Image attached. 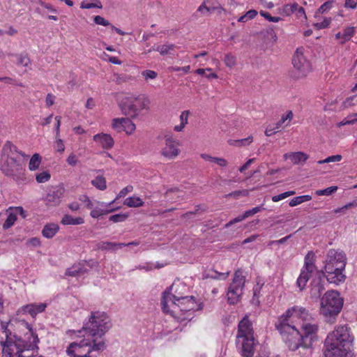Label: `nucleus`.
Wrapping results in <instances>:
<instances>
[{
	"label": "nucleus",
	"mask_w": 357,
	"mask_h": 357,
	"mask_svg": "<svg viewBox=\"0 0 357 357\" xmlns=\"http://www.w3.org/2000/svg\"><path fill=\"white\" fill-rule=\"evenodd\" d=\"M354 336L347 325H340L329 333L324 341V357H352Z\"/></svg>",
	"instance_id": "f257e3e1"
},
{
	"label": "nucleus",
	"mask_w": 357,
	"mask_h": 357,
	"mask_svg": "<svg viewBox=\"0 0 357 357\" xmlns=\"http://www.w3.org/2000/svg\"><path fill=\"white\" fill-rule=\"evenodd\" d=\"M173 291L176 292L174 283L163 292L161 305L164 312L173 315L177 310L181 312L195 310L196 302L193 296H178L173 294Z\"/></svg>",
	"instance_id": "f03ea898"
},
{
	"label": "nucleus",
	"mask_w": 357,
	"mask_h": 357,
	"mask_svg": "<svg viewBox=\"0 0 357 357\" xmlns=\"http://www.w3.org/2000/svg\"><path fill=\"white\" fill-rule=\"evenodd\" d=\"M345 266V255L342 252L330 250L326 255L324 266L328 282L335 284L344 282L346 278L343 274Z\"/></svg>",
	"instance_id": "7ed1b4c3"
},
{
	"label": "nucleus",
	"mask_w": 357,
	"mask_h": 357,
	"mask_svg": "<svg viewBox=\"0 0 357 357\" xmlns=\"http://www.w3.org/2000/svg\"><path fill=\"white\" fill-rule=\"evenodd\" d=\"M112 327L110 318L104 312H91L89 321L84 324V326L79 333L84 331V333L91 338L98 340Z\"/></svg>",
	"instance_id": "20e7f679"
},
{
	"label": "nucleus",
	"mask_w": 357,
	"mask_h": 357,
	"mask_svg": "<svg viewBox=\"0 0 357 357\" xmlns=\"http://www.w3.org/2000/svg\"><path fill=\"white\" fill-rule=\"evenodd\" d=\"M284 321H278L275 328L279 331L283 342L291 351H299V354L305 356V348L303 344V339L301 333L296 328L295 325L289 324Z\"/></svg>",
	"instance_id": "39448f33"
},
{
	"label": "nucleus",
	"mask_w": 357,
	"mask_h": 357,
	"mask_svg": "<svg viewBox=\"0 0 357 357\" xmlns=\"http://www.w3.org/2000/svg\"><path fill=\"white\" fill-rule=\"evenodd\" d=\"M343 299L337 291L331 290L325 293L321 299V314L327 322H333L340 312Z\"/></svg>",
	"instance_id": "423d86ee"
},
{
	"label": "nucleus",
	"mask_w": 357,
	"mask_h": 357,
	"mask_svg": "<svg viewBox=\"0 0 357 357\" xmlns=\"http://www.w3.org/2000/svg\"><path fill=\"white\" fill-rule=\"evenodd\" d=\"M149 99L144 95L127 96L122 99L120 107L122 113L130 118H136L143 109H147Z\"/></svg>",
	"instance_id": "0eeeda50"
},
{
	"label": "nucleus",
	"mask_w": 357,
	"mask_h": 357,
	"mask_svg": "<svg viewBox=\"0 0 357 357\" xmlns=\"http://www.w3.org/2000/svg\"><path fill=\"white\" fill-rule=\"evenodd\" d=\"M19 324L24 326L27 332L24 334V339L20 342L22 344H32V343L36 344V347H30V348H24L21 349L22 352L17 353V349H14L11 352V357H37L33 355V353L38 352V343L39 342V339L38 337V335L33 331V328L31 326L26 322L25 321H20Z\"/></svg>",
	"instance_id": "6e6552de"
},
{
	"label": "nucleus",
	"mask_w": 357,
	"mask_h": 357,
	"mask_svg": "<svg viewBox=\"0 0 357 357\" xmlns=\"http://www.w3.org/2000/svg\"><path fill=\"white\" fill-rule=\"evenodd\" d=\"M6 335V340L1 342V345L3 347L2 349V357H11V352L14 349H17V353L22 352V349L30 348L36 347V344H22L20 342L24 339V336L22 337L15 333H13L12 331L8 328L3 331Z\"/></svg>",
	"instance_id": "1a4fd4ad"
},
{
	"label": "nucleus",
	"mask_w": 357,
	"mask_h": 357,
	"mask_svg": "<svg viewBox=\"0 0 357 357\" xmlns=\"http://www.w3.org/2000/svg\"><path fill=\"white\" fill-rule=\"evenodd\" d=\"M245 283V276L243 274V271L237 270L234 275L232 282L228 287L227 293V301L229 304L237 303L243 294V291Z\"/></svg>",
	"instance_id": "9d476101"
},
{
	"label": "nucleus",
	"mask_w": 357,
	"mask_h": 357,
	"mask_svg": "<svg viewBox=\"0 0 357 357\" xmlns=\"http://www.w3.org/2000/svg\"><path fill=\"white\" fill-rule=\"evenodd\" d=\"M284 319L289 324L294 325V323L299 321L303 323L310 321L312 319V316L306 308L295 305L287 309L278 321H284Z\"/></svg>",
	"instance_id": "9b49d317"
},
{
	"label": "nucleus",
	"mask_w": 357,
	"mask_h": 357,
	"mask_svg": "<svg viewBox=\"0 0 357 357\" xmlns=\"http://www.w3.org/2000/svg\"><path fill=\"white\" fill-rule=\"evenodd\" d=\"M314 257V254L312 252H308L305 257L304 266L301 268L300 275L296 281V284L301 291L305 288L312 273L316 270Z\"/></svg>",
	"instance_id": "f8f14e48"
},
{
	"label": "nucleus",
	"mask_w": 357,
	"mask_h": 357,
	"mask_svg": "<svg viewBox=\"0 0 357 357\" xmlns=\"http://www.w3.org/2000/svg\"><path fill=\"white\" fill-rule=\"evenodd\" d=\"M294 68V77L301 78L305 77L311 70L310 62L303 56V49L298 48L292 58Z\"/></svg>",
	"instance_id": "ddd939ff"
},
{
	"label": "nucleus",
	"mask_w": 357,
	"mask_h": 357,
	"mask_svg": "<svg viewBox=\"0 0 357 357\" xmlns=\"http://www.w3.org/2000/svg\"><path fill=\"white\" fill-rule=\"evenodd\" d=\"M301 328V336L303 339V344L305 348L304 354L308 356L312 354V343L317 339L318 326L315 324L304 322Z\"/></svg>",
	"instance_id": "4468645a"
},
{
	"label": "nucleus",
	"mask_w": 357,
	"mask_h": 357,
	"mask_svg": "<svg viewBox=\"0 0 357 357\" xmlns=\"http://www.w3.org/2000/svg\"><path fill=\"white\" fill-rule=\"evenodd\" d=\"M2 172L7 176L18 178L23 172L22 165L13 158H3L1 166Z\"/></svg>",
	"instance_id": "2eb2a0df"
},
{
	"label": "nucleus",
	"mask_w": 357,
	"mask_h": 357,
	"mask_svg": "<svg viewBox=\"0 0 357 357\" xmlns=\"http://www.w3.org/2000/svg\"><path fill=\"white\" fill-rule=\"evenodd\" d=\"M236 344L243 357H252L257 342L254 337L236 338Z\"/></svg>",
	"instance_id": "dca6fc26"
},
{
	"label": "nucleus",
	"mask_w": 357,
	"mask_h": 357,
	"mask_svg": "<svg viewBox=\"0 0 357 357\" xmlns=\"http://www.w3.org/2000/svg\"><path fill=\"white\" fill-rule=\"evenodd\" d=\"M65 192V189L61 185H56L49 189L45 197V201L46 205L49 206H58L61 201V197Z\"/></svg>",
	"instance_id": "f3484780"
},
{
	"label": "nucleus",
	"mask_w": 357,
	"mask_h": 357,
	"mask_svg": "<svg viewBox=\"0 0 357 357\" xmlns=\"http://www.w3.org/2000/svg\"><path fill=\"white\" fill-rule=\"evenodd\" d=\"M178 145V143L172 137L167 136L165 138V146L160 151L162 155L168 159L175 158L180 153Z\"/></svg>",
	"instance_id": "a211bd4d"
},
{
	"label": "nucleus",
	"mask_w": 357,
	"mask_h": 357,
	"mask_svg": "<svg viewBox=\"0 0 357 357\" xmlns=\"http://www.w3.org/2000/svg\"><path fill=\"white\" fill-rule=\"evenodd\" d=\"M254 337L252 324L245 315L238 325L236 338Z\"/></svg>",
	"instance_id": "6ab92c4d"
},
{
	"label": "nucleus",
	"mask_w": 357,
	"mask_h": 357,
	"mask_svg": "<svg viewBox=\"0 0 357 357\" xmlns=\"http://www.w3.org/2000/svg\"><path fill=\"white\" fill-rule=\"evenodd\" d=\"M324 274L323 272H317L316 277L311 283L310 294L312 298H319L325 289Z\"/></svg>",
	"instance_id": "aec40b11"
},
{
	"label": "nucleus",
	"mask_w": 357,
	"mask_h": 357,
	"mask_svg": "<svg viewBox=\"0 0 357 357\" xmlns=\"http://www.w3.org/2000/svg\"><path fill=\"white\" fill-rule=\"evenodd\" d=\"M47 305L45 303H31L22 306L18 312L21 311L24 313H29L32 317H35L38 313L45 310Z\"/></svg>",
	"instance_id": "412c9836"
},
{
	"label": "nucleus",
	"mask_w": 357,
	"mask_h": 357,
	"mask_svg": "<svg viewBox=\"0 0 357 357\" xmlns=\"http://www.w3.org/2000/svg\"><path fill=\"white\" fill-rule=\"evenodd\" d=\"M93 140L98 142L104 149H110L113 147L114 141L110 135L100 133L95 135Z\"/></svg>",
	"instance_id": "4be33fe9"
},
{
	"label": "nucleus",
	"mask_w": 357,
	"mask_h": 357,
	"mask_svg": "<svg viewBox=\"0 0 357 357\" xmlns=\"http://www.w3.org/2000/svg\"><path fill=\"white\" fill-rule=\"evenodd\" d=\"M2 154L3 158H13L17 159L18 155H24V154L19 151L17 146L13 145L11 142H7L3 146Z\"/></svg>",
	"instance_id": "5701e85b"
},
{
	"label": "nucleus",
	"mask_w": 357,
	"mask_h": 357,
	"mask_svg": "<svg viewBox=\"0 0 357 357\" xmlns=\"http://www.w3.org/2000/svg\"><path fill=\"white\" fill-rule=\"evenodd\" d=\"M88 272V269L84 268V262H79L74 264L71 268H68L66 275L69 276L75 277L80 274H84Z\"/></svg>",
	"instance_id": "b1692460"
},
{
	"label": "nucleus",
	"mask_w": 357,
	"mask_h": 357,
	"mask_svg": "<svg viewBox=\"0 0 357 357\" xmlns=\"http://www.w3.org/2000/svg\"><path fill=\"white\" fill-rule=\"evenodd\" d=\"M59 226L55 223H49L44 226L42 230V234L47 238H53L59 231Z\"/></svg>",
	"instance_id": "393cba45"
},
{
	"label": "nucleus",
	"mask_w": 357,
	"mask_h": 357,
	"mask_svg": "<svg viewBox=\"0 0 357 357\" xmlns=\"http://www.w3.org/2000/svg\"><path fill=\"white\" fill-rule=\"evenodd\" d=\"M123 247H125L124 243L101 241L97 244V248L101 250H116Z\"/></svg>",
	"instance_id": "a878e982"
},
{
	"label": "nucleus",
	"mask_w": 357,
	"mask_h": 357,
	"mask_svg": "<svg viewBox=\"0 0 357 357\" xmlns=\"http://www.w3.org/2000/svg\"><path fill=\"white\" fill-rule=\"evenodd\" d=\"M355 31V28L354 26L347 27L344 29L342 32H338L335 35V38L337 39L342 40L340 43L342 44L344 43L346 41H348L353 36Z\"/></svg>",
	"instance_id": "bb28decb"
},
{
	"label": "nucleus",
	"mask_w": 357,
	"mask_h": 357,
	"mask_svg": "<svg viewBox=\"0 0 357 357\" xmlns=\"http://www.w3.org/2000/svg\"><path fill=\"white\" fill-rule=\"evenodd\" d=\"M229 271H227L226 273H219L216 271L213 270L211 271L208 272L205 271L203 273L202 277L204 279L211 278L214 280H226L229 275Z\"/></svg>",
	"instance_id": "cd10ccee"
},
{
	"label": "nucleus",
	"mask_w": 357,
	"mask_h": 357,
	"mask_svg": "<svg viewBox=\"0 0 357 357\" xmlns=\"http://www.w3.org/2000/svg\"><path fill=\"white\" fill-rule=\"evenodd\" d=\"M176 45L174 44H164L158 46L156 48L153 47L150 49L148 52H151L152 50L157 51L162 56L171 54L172 52L174 50Z\"/></svg>",
	"instance_id": "c85d7f7f"
},
{
	"label": "nucleus",
	"mask_w": 357,
	"mask_h": 357,
	"mask_svg": "<svg viewBox=\"0 0 357 357\" xmlns=\"http://www.w3.org/2000/svg\"><path fill=\"white\" fill-rule=\"evenodd\" d=\"M84 219L81 217L73 218L70 215L66 214L61 220V223L64 225H79L84 223Z\"/></svg>",
	"instance_id": "c756f323"
},
{
	"label": "nucleus",
	"mask_w": 357,
	"mask_h": 357,
	"mask_svg": "<svg viewBox=\"0 0 357 357\" xmlns=\"http://www.w3.org/2000/svg\"><path fill=\"white\" fill-rule=\"evenodd\" d=\"M289 155V159L294 165H298L300 162H305L308 158L309 155L303 152H291Z\"/></svg>",
	"instance_id": "7c9ffc66"
},
{
	"label": "nucleus",
	"mask_w": 357,
	"mask_h": 357,
	"mask_svg": "<svg viewBox=\"0 0 357 357\" xmlns=\"http://www.w3.org/2000/svg\"><path fill=\"white\" fill-rule=\"evenodd\" d=\"M6 213L8 216L3 224V228L5 230L10 228L17 220L16 213L13 211V208H10L7 210Z\"/></svg>",
	"instance_id": "2f4dec72"
},
{
	"label": "nucleus",
	"mask_w": 357,
	"mask_h": 357,
	"mask_svg": "<svg viewBox=\"0 0 357 357\" xmlns=\"http://www.w3.org/2000/svg\"><path fill=\"white\" fill-rule=\"evenodd\" d=\"M298 8V4L297 3H294L292 4H285L282 8H278V13L284 16H289L293 13H294Z\"/></svg>",
	"instance_id": "473e14b6"
},
{
	"label": "nucleus",
	"mask_w": 357,
	"mask_h": 357,
	"mask_svg": "<svg viewBox=\"0 0 357 357\" xmlns=\"http://www.w3.org/2000/svg\"><path fill=\"white\" fill-rule=\"evenodd\" d=\"M124 204L129 207H139L144 205V202L138 197H129L125 199Z\"/></svg>",
	"instance_id": "72a5a7b5"
},
{
	"label": "nucleus",
	"mask_w": 357,
	"mask_h": 357,
	"mask_svg": "<svg viewBox=\"0 0 357 357\" xmlns=\"http://www.w3.org/2000/svg\"><path fill=\"white\" fill-rule=\"evenodd\" d=\"M41 163V157L38 153L32 155L29 160V168L31 171L37 169Z\"/></svg>",
	"instance_id": "f704fd0d"
},
{
	"label": "nucleus",
	"mask_w": 357,
	"mask_h": 357,
	"mask_svg": "<svg viewBox=\"0 0 357 357\" xmlns=\"http://www.w3.org/2000/svg\"><path fill=\"white\" fill-rule=\"evenodd\" d=\"M91 184L100 190H104L107 188L106 180L102 176H98L91 181Z\"/></svg>",
	"instance_id": "c9c22d12"
},
{
	"label": "nucleus",
	"mask_w": 357,
	"mask_h": 357,
	"mask_svg": "<svg viewBox=\"0 0 357 357\" xmlns=\"http://www.w3.org/2000/svg\"><path fill=\"white\" fill-rule=\"evenodd\" d=\"M312 199V197L310 195H301V196H298V197H296L294 198H293L290 202H289V206H296L300 204H302L303 202H307V201H310Z\"/></svg>",
	"instance_id": "e433bc0d"
},
{
	"label": "nucleus",
	"mask_w": 357,
	"mask_h": 357,
	"mask_svg": "<svg viewBox=\"0 0 357 357\" xmlns=\"http://www.w3.org/2000/svg\"><path fill=\"white\" fill-rule=\"evenodd\" d=\"M253 141V138L252 136H249L247 138L238 139V140H229V143L230 145L237 146H243L249 145Z\"/></svg>",
	"instance_id": "4c0bfd02"
},
{
	"label": "nucleus",
	"mask_w": 357,
	"mask_h": 357,
	"mask_svg": "<svg viewBox=\"0 0 357 357\" xmlns=\"http://www.w3.org/2000/svg\"><path fill=\"white\" fill-rule=\"evenodd\" d=\"M15 56L17 59V65L28 67L31 64V61L27 54H15Z\"/></svg>",
	"instance_id": "58836bf2"
},
{
	"label": "nucleus",
	"mask_w": 357,
	"mask_h": 357,
	"mask_svg": "<svg viewBox=\"0 0 357 357\" xmlns=\"http://www.w3.org/2000/svg\"><path fill=\"white\" fill-rule=\"evenodd\" d=\"M126 118H116L112 120V126L118 132L123 130V124L125 123Z\"/></svg>",
	"instance_id": "ea45409f"
},
{
	"label": "nucleus",
	"mask_w": 357,
	"mask_h": 357,
	"mask_svg": "<svg viewBox=\"0 0 357 357\" xmlns=\"http://www.w3.org/2000/svg\"><path fill=\"white\" fill-rule=\"evenodd\" d=\"M123 125V131L128 135L132 134L136 128L135 123H133L128 118H126L125 123Z\"/></svg>",
	"instance_id": "a19ab883"
},
{
	"label": "nucleus",
	"mask_w": 357,
	"mask_h": 357,
	"mask_svg": "<svg viewBox=\"0 0 357 357\" xmlns=\"http://www.w3.org/2000/svg\"><path fill=\"white\" fill-rule=\"evenodd\" d=\"M224 61L227 67L232 68L236 63V58L231 54H227L225 56Z\"/></svg>",
	"instance_id": "79ce46f5"
},
{
	"label": "nucleus",
	"mask_w": 357,
	"mask_h": 357,
	"mask_svg": "<svg viewBox=\"0 0 357 357\" xmlns=\"http://www.w3.org/2000/svg\"><path fill=\"white\" fill-rule=\"evenodd\" d=\"M112 211H113V210H107V211H104L102 209H100V208H92L91 211V216L93 218H99L100 216L101 215H106L109 213H111Z\"/></svg>",
	"instance_id": "37998d69"
},
{
	"label": "nucleus",
	"mask_w": 357,
	"mask_h": 357,
	"mask_svg": "<svg viewBox=\"0 0 357 357\" xmlns=\"http://www.w3.org/2000/svg\"><path fill=\"white\" fill-rule=\"evenodd\" d=\"M337 190V186H331L324 190H319L316 192L317 195H326L328 196L335 192Z\"/></svg>",
	"instance_id": "c03bdc74"
},
{
	"label": "nucleus",
	"mask_w": 357,
	"mask_h": 357,
	"mask_svg": "<svg viewBox=\"0 0 357 357\" xmlns=\"http://www.w3.org/2000/svg\"><path fill=\"white\" fill-rule=\"evenodd\" d=\"M50 178V174L47 171H44L38 174L36 176V179L38 183H45Z\"/></svg>",
	"instance_id": "a18cd8bd"
},
{
	"label": "nucleus",
	"mask_w": 357,
	"mask_h": 357,
	"mask_svg": "<svg viewBox=\"0 0 357 357\" xmlns=\"http://www.w3.org/2000/svg\"><path fill=\"white\" fill-rule=\"evenodd\" d=\"M128 217L126 213H118L109 217V220L113 222H120L125 221Z\"/></svg>",
	"instance_id": "49530a36"
},
{
	"label": "nucleus",
	"mask_w": 357,
	"mask_h": 357,
	"mask_svg": "<svg viewBox=\"0 0 357 357\" xmlns=\"http://www.w3.org/2000/svg\"><path fill=\"white\" fill-rule=\"evenodd\" d=\"M293 118V112L290 110L287 112V113L285 115H282L281 117V119L276 123V128H280V126L287 121L289 120V121Z\"/></svg>",
	"instance_id": "de8ad7c7"
},
{
	"label": "nucleus",
	"mask_w": 357,
	"mask_h": 357,
	"mask_svg": "<svg viewBox=\"0 0 357 357\" xmlns=\"http://www.w3.org/2000/svg\"><path fill=\"white\" fill-rule=\"evenodd\" d=\"M215 10V8L214 7H208L206 5V1H204L198 8L197 9V12H200L202 13H203L204 15H206V14H208V13H211L212 12H213Z\"/></svg>",
	"instance_id": "09e8293b"
},
{
	"label": "nucleus",
	"mask_w": 357,
	"mask_h": 357,
	"mask_svg": "<svg viewBox=\"0 0 357 357\" xmlns=\"http://www.w3.org/2000/svg\"><path fill=\"white\" fill-rule=\"evenodd\" d=\"M114 81L120 84L123 82H128L129 80L131 79V77L130 76H128L127 75H125V74H115L114 75Z\"/></svg>",
	"instance_id": "8fccbe9b"
},
{
	"label": "nucleus",
	"mask_w": 357,
	"mask_h": 357,
	"mask_svg": "<svg viewBox=\"0 0 357 357\" xmlns=\"http://www.w3.org/2000/svg\"><path fill=\"white\" fill-rule=\"evenodd\" d=\"M93 21L96 24L102 25L104 26H109L111 27L112 25L108 20H105L104 17L100 15L95 16L93 18Z\"/></svg>",
	"instance_id": "3c124183"
},
{
	"label": "nucleus",
	"mask_w": 357,
	"mask_h": 357,
	"mask_svg": "<svg viewBox=\"0 0 357 357\" xmlns=\"http://www.w3.org/2000/svg\"><path fill=\"white\" fill-rule=\"evenodd\" d=\"M331 22V18H325L323 22H317L314 23L313 25L314 26L319 30L327 28Z\"/></svg>",
	"instance_id": "603ef678"
},
{
	"label": "nucleus",
	"mask_w": 357,
	"mask_h": 357,
	"mask_svg": "<svg viewBox=\"0 0 357 357\" xmlns=\"http://www.w3.org/2000/svg\"><path fill=\"white\" fill-rule=\"evenodd\" d=\"M180 190L178 188H170V189H168L165 193V198L167 199V201H169L171 202H176L174 197H172V195L173 193H176V192H179Z\"/></svg>",
	"instance_id": "864d4df0"
},
{
	"label": "nucleus",
	"mask_w": 357,
	"mask_h": 357,
	"mask_svg": "<svg viewBox=\"0 0 357 357\" xmlns=\"http://www.w3.org/2000/svg\"><path fill=\"white\" fill-rule=\"evenodd\" d=\"M333 4V1H327L324 4H322L318 9V12L321 13H324L329 10Z\"/></svg>",
	"instance_id": "5fc2aeb1"
},
{
	"label": "nucleus",
	"mask_w": 357,
	"mask_h": 357,
	"mask_svg": "<svg viewBox=\"0 0 357 357\" xmlns=\"http://www.w3.org/2000/svg\"><path fill=\"white\" fill-rule=\"evenodd\" d=\"M357 206V199L353 200L352 202L347 204L346 205H344V206L341 207V208H338L337 209H335L334 210V212L335 213H340L341 211H343L344 210H347L348 208H350L351 207H356Z\"/></svg>",
	"instance_id": "6e6d98bb"
},
{
	"label": "nucleus",
	"mask_w": 357,
	"mask_h": 357,
	"mask_svg": "<svg viewBox=\"0 0 357 357\" xmlns=\"http://www.w3.org/2000/svg\"><path fill=\"white\" fill-rule=\"evenodd\" d=\"M357 206V199L353 200L352 202L347 204L346 205H344V206L341 207V208H338L337 209H335L334 210V212L335 213H340L341 211H343L344 210H347L348 208H350L351 207H356Z\"/></svg>",
	"instance_id": "4d7b16f0"
},
{
	"label": "nucleus",
	"mask_w": 357,
	"mask_h": 357,
	"mask_svg": "<svg viewBox=\"0 0 357 357\" xmlns=\"http://www.w3.org/2000/svg\"><path fill=\"white\" fill-rule=\"evenodd\" d=\"M357 206V199L353 200L352 202L347 204L346 205H344V206L341 207V208H338L337 209H335L334 210V212L335 213H340L341 211H343L344 210H347L348 208H350L351 207H356Z\"/></svg>",
	"instance_id": "13d9d810"
},
{
	"label": "nucleus",
	"mask_w": 357,
	"mask_h": 357,
	"mask_svg": "<svg viewBox=\"0 0 357 357\" xmlns=\"http://www.w3.org/2000/svg\"><path fill=\"white\" fill-rule=\"evenodd\" d=\"M248 194H249V192L247 190H236V191H234V192L228 194L227 195V197H233L235 198H238L241 196H243V197L248 196Z\"/></svg>",
	"instance_id": "bf43d9fd"
},
{
	"label": "nucleus",
	"mask_w": 357,
	"mask_h": 357,
	"mask_svg": "<svg viewBox=\"0 0 357 357\" xmlns=\"http://www.w3.org/2000/svg\"><path fill=\"white\" fill-rule=\"evenodd\" d=\"M260 15L263 16L265 19L268 20L269 22H278L280 20H281V18L279 17H272L270 13L264 11H260Z\"/></svg>",
	"instance_id": "052dcab7"
},
{
	"label": "nucleus",
	"mask_w": 357,
	"mask_h": 357,
	"mask_svg": "<svg viewBox=\"0 0 357 357\" xmlns=\"http://www.w3.org/2000/svg\"><path fill=\"white\" fill-rule=\"evenodd\" d=\"M142 75L144 77V78L146 79H153L156 78L158 74L156 72H155L153 70H144L142 73Z\"/></svg>",
	"instance_id": "680f3d73"
},
{
	"label": "nucleus",
	"mask_w": 357,
	"mask_h": 357,
	"mask_svg": "<svg viewBox=\"0 0 357 357\" xmlns=\"http://www.w3.org/2000/svg\"><path fill=\"white\" fill-rule=\"evenodd\" d=\"M79 201L84 202L86 204V207L89 209H92L93 208V203L90 200L89 197L85 195H81L79 198Z\"/></svg>",
	"instance_id": "e2e57ef3"
},
{
	"label": "nucleus",
	"mask_w": 357,
	"mask_h": 357,
	"mask_svg": "<svg viewBox=\"0 0 357 357\" xmlns=\"http://www.w3.org/2000/svg\"><path fill=\"white\" fill-rule=\"evenodd\" d=\"M133 190V187L132 185H127L124 188H123L117 195L116 199H119L121 197H125L128 193L131 192Z\"/></svg>",
	"instance_id": "0e129e2a"
},
{
	"label": "nucleus",
	"mask_w": 357,
	"mask_h": 357,
	"mask_svg": "<svg viewBox=\"0 0 357 357\" xmlns=\"http://www.w3.org/2000/svg\"><path fill=\"white\" fill-rule=\"evenodd\" d=\"M261 209H263V208L261 206H256L250 210H248V211H245V213H244L245 216L247 218L249 216L253 215L256 214L257 213L261 211Z\"/></svg>",
	"instance_id": "69168bd1"
},
{
	"label": "nucleus",
	"mask_w": 357,
	"mask_h": 357,
	"mask_svg": "<svg viewBox=\"0 0 357 357\" xmlns=\"http://www.w3.org/2000/svg\"><path fill=\"white\" fill-rule=\"evenodd\" d=\"M190 114V111L185 110L181 112L180 115V121L181 123L185 126L188 123V116Z\"/></svg>",
	"instance_id": "338daca9"
},
{
	"label": "nucleus",
	"mask_w": 357,
	"mask_h": 357,
	"mask_svg": "<svg viewBox=\"0 0 357 357\" xmlns=\"http://www.w3.org/2000/svg\"><path fill=\"white\" fill-rule=\"evenodd\" d=\"M66 162L70 166H75L77 163V156L74 153H71L67 158Z\"/></svg>",
	"instance_id": "774afa93"
}]
</instances>
